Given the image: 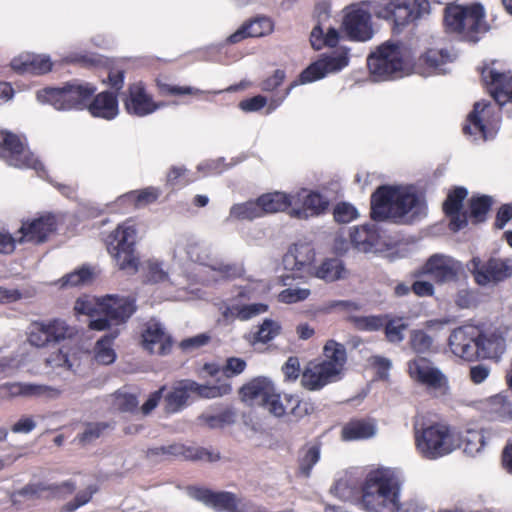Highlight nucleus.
<instances>
[{
  "label": "nucleus",
  "mask_w": 512,
  "mask_h": 512,
  "mask_svg": "<svg viewBox=\"0 0 512 512\" xmlns=\"http://www.w3.org/2000/svg\"><path fill=\"white\" fill-rule=\"evenodd\" d=\"M426 215V204L410 187L381 186L371 196V216L375 221L408 224Z\"/></svg>",
  "instance_id": "nucleus-1"
},
{
  "label": "nucleus",
  "mask_w": 512,
  "mask_h": 512,
  "mask_svg": "<svg viewBox=\"0 0 512 512\" xmlns=\"http://www.w3.org/2000/svg\"><path fill=\"white\" fill-rule=\"evenodd\" d=\"M401 481L391 470L371 471L362 486L361 507L366 512H399Z\"/></svg>",
  "instance_id": "nucleus-2"
},
{
  "label": "nucleus",
  "mask_w": 512,
  "mask_h": 512,
  "mask_svg": "<svg viewBox=\"0 0 512 512\" xmlns=\"http://www.w3.org/2000/svg\"><path fill=\"white\" fill-rule=\"evenodd\" d=\"M323 351L324 359L309 362L302 373L301 384L308 390H320L325 385L337 381L343 370L346 349L342 344L329 340Z\"/></svg>",
  "instance_id": "nucleus-3"
},
{
  "label": "nucleus",
  "mask_w": 512,
  "mask_h": 512,
  "mask_svg": "<svg viewBox=\"0 0 512 512\" xmlns=\"http://www.w3.org/2000/svg\"><path fill=\"white\" fill-rule=\"evenodd\" d=\"M136 242L137 228L132 219L118 224L104 239L108 253L120 270L132 272L138 270L139 258L136 255Z\"/></svg>",
  "instance_id": "nucleus-4"
},
{
  "label": "nucleus",
  "mask_w": 512,
  "mask_h": 512,
  "mask_svg": "<svg viewBox=\"0 0 512 512\" xmlns=\"http://www.w3.org/2000/svg\"><path fill=\"white\" fill-rule=\"evenodd\" d=\"M409 51L399 43L386 42L367 59L371 74L377 80L402 77L407 68Z\"/></svg>",
  "instance_id": "nucleus-5"
},
{
  "label": "nucleus",
  "mask_w": 512,
  "mask_h": 512,
  "mask_svg": "<svg viewBox=\"0 0 512 512\" xmlns=\"http://www.w3.org/2000/svg\"><path fill=\"white\" fill-rule=\"evenodd\" d=\"M96 87L90 83L67 82L62 87H46L37 92V99L57 110H82L87 106Z\"/></svg>",
  "instance_id": "nucleus-6"
},
{
  "label": "nucleus",
  "mask_w": 512,
  "mask_h": 512,
  "mask_svg": "<svg viewBox=\"0 0 512 512\" xmlns=\"http://www.w3.org/2000/svg\"><path fill=\"white\" fill-rule=\"evenodd\" d=\"M0 159L17 169H33L38 174L45 171L43 163L30 150L24 136L0 130Z\"/></svg>",
  "instance_id": "nucleus-7"
},
{
  "label": "nucleus",
  "mask_w": 512,
  "mask_h": 512,
  "mask_svg": "<svg viewBox=\"0 0 512 512\" xmlns=\"http://www.w3.org/2000/svg\"><path fill=\"white\" fill-rule=\"evenodd\" d=\"M98 311L104 317L93 319L89 323L92 330L103 331L112 324L121 325L136 311L135 299L129 297H120L118 295H106L97 301Z\"/></svg>",
  "instance_id": "nucleus-8"
},
{
  "label": "nucleus",
  "mask_w": 512,
  "mask_h": 512,
  "mask_svg": "<svg viewBox=\"0 0 512 512\" xmlns=\"http://www.w3.org/2000/svg\"><path fill=\"white\" fill-rule=\"evenodd\" d=\"M415 442L419 453L427 459H436L451 453L457 446L449 428L442 424L416 430Z\"/></svg>",
  "instance_id": "nucleus-9"
},
{
  "label": "nucleus",
  "mask_w": 512,
  "mask_h": 512,
  "mask_svg": "<svg viewBox=\"0 0 512 512\" xmlns=\"http://www.w3.org/2000/svg\"><path fill=\"white\" fill-rule=\"evenodd\" d=\"M76 490V483L72 480H66L61 483L47 484L44 482H30L20 489L10 493L9 499L11 505L16 509H21L23 505L30 500L65 498L73 494Z\"/></svg>",
  "instance_id": "nucleus-10"
},
{
  "label": "nucleus",
  "mask_w": 512,
  "mask_h": 512,
  "mask_svg": "<svg viewBox=\"0 0 512 512\" xmlns=\"http://www.w3.org/2000/svg\"><path fill=\"white\" fill-rule=\"evenodd\" d=\"M378 2L362 1L348 6L343 26L347 35L354 40L367 41L373 36L371 15H375Z\"/></svg>",
  "instance_id": "nucleus-11"
},
{
  "label": "nucleus",
  "mask_w": 512,
  "mask_h": 512,
  "mask_svg": "<svg viewBox=\"0 0 512 512\" xmlns=\"http://www.w3.org/2000/svg\"><path fill=\"white\" fill-rule=\"evenodd\" d=\"M408 373L413 381L424 386L436 396L446 395L449 390L447 376L429 359L416 357L408 362Z\"/></svg>",
  "instance_id": "nucleus-12"
},
{
  "label": "nucleus",
  "mask_w": 512,
  "mask_h": 512,
  "mask_svg": "<svg viewBox=\"0 0 512 512\" xmlns=\"http://www.w3.org/2000/svg\"><path fill=\"white\" fill-rule=\"evenodd\" d=\"M469 270L478 285H496L512 277V259L491 258L483 263L479 258H473L469 263Z\"/></svg>",
  "instance_id": "nucleus-13"
},
{
  "label": "nucleus",
  "mask_w": 512,
  "mask_h": 512,
  "mask_svg": "<svg viewBox=\"0 0 512 512\" xmlns=\"http://www.w3.org/2000/svg\"><path fill=\"white\" fill-rule=\"evenodd\" d=\"M69 329L67 323L61 319H53L48 322L35 321L30 326L28 341L32 346L45 347L70 336Z\"/></svg>",
  "instance_id": "nucleus-14"
},
{
  "label": "nucleus",
  "mask_w": 512,
  "mask_h": 512,
  "mask_svg": "<svg viewBox=\"0 0 512 512\" xmlns=\"http://www.w3.org/2000/svg\"><path fill=\"white\" fill-rule=\"evenodd\" d=\"M57 219L53 214H45L40 217L22 221L18 232V243L31 242L42 244L57 230Z\"/></svg>",
  "instance_id": "nucleus-15"
},
{
  "label": "nucleus",
  "mask_w": 512,
  "mask_h": 512,
  "mask_svg": "<svg viewBox=\"0 0 512 512\" xmlns=\"http://www.w3.org/2000/svg\"><path fill=\"white\" fill-rule=\"evenodd\" d=\"M481 330L474 325H464L452 331L449 336V347L452 353L467 361L476 359L477 340Z\"/></svg>",
  "instance_id": "nucleus-16"
},
{
  "label": "nucleus",
  "mask_w": 512,
  "mask_h": 512,
  "mask_svg": "<svg viewBox=\"0 0 512 512\" xmlns=\"http://www.w3.org/2000/svg\"><path fill=\"white\" fill-rule=\"evenodd\" d=\"M123 103L128 114L144 117L153 113L158 105L149 94L143 82H135L128 86Z\"/></svg>",
  "instance_id": "nucleus-17"
},
{
  "label": "nucleus",
  "mask_w": 512,
  "mask_h": 512,
  "mask_svg": "<svg viewBox=\"0 0 512 512\" xmlns=\"http://www.w3.org/2000/svg\"><path fill=\"white\" fill-rule=\"evenodd\" d=\"M194 500L216 511L245 512V505L230 492H213L204 487L194 486Z\"/></svg>",
  "instance_id": "nucleus-18"
},
{
  "label": "nucleus",
  "mask_w": 512,
  "mask_h": 512,
  "mask_svg": "<svg viewBox=\"0 0 512 512\" xmlns=\"http://www.w3.org/2000/svg\"><path fill=\"white\" fill-rule=\"evenodd\" d=\"M348 65L346 51H335L330 56L311 64L300 74V82L305 84L325 77L329 73L340 71Z\"/></svg>",
  "instance_id": "nucleus-19"
},
{
  "label": "nucleus",
  "mask_w": 512,
  "mask_h": 512,
  "mask_svg": "<svg viewBox=\"0 0 512 512\" xmlns=\"http://www.w3.org/2000/svg\"><path fill=\"white\" fill-rule=\"evenodd\" d=\"M350 241L362 253H375L386 245L378 225L374 222L354 227L350 233Z\"/></svg>",
  "instance_id": "nucleus-20"
},
{
  "label": "nucleus",
  "mask_w": 512,
  "mask_h": 512,
  "mask_svg": "<svg viewBox=\"0 0 512 512\" xmlns=\"http://www.w3.org/2000/svg\"><path fill=\"white\" fill-rule=\"evenodd\" d=\"M293 202L291 215L303 219L323 213L329 205V201L321 194L306 189L293 194Z\"/></svg>",
  "instance_id": "nucleus-21"
},
{
  "label": "nucleus",
  "mask_w": 512,
  "mask_h": 512,
  "mask_svg": "<svg viewBox=\"0 0 512 512\" xmlns=\"http://www.w3.org/2000/svg\"><path fill=\"white\" fill-rule=\"evenodd\" d=\"M461 270L459 261L444 254L432 255L425 264V272L439 283L457 280Z\"/></svg>",
  "instance_id": "nucleus-22"
},
{
  "label": "nucleus",
  "mask_w": 512,
  "mask_h": 512,
  "mask_svg": "<svg viewBox=\"0 0 512 512\" xmlns=\"http://www.w3.org/2000/svg\"><path fill=\"white\" fill-rule=\"evenodd\" d=\"M462 21V27L459 29L458 33L469 41H478L479 35L489 30V26L485 20L484 7L479 3L465 6V15Z\"/></svg>",
  "instance_id": "nucleus-23"
},
{
  "label": "nucleus",
  "mask_w": 512,
  "mask_h": 512,
  "mask_svg": "<svg viewBox=\"0 0 512 512\" xmlns=\"http://www.w3.org/2000/svg\"><path fill=\"white\" fill-rule=\"evenodd\" d=\"M375 16L393 21L398 29H402L405 25L415 21L413 8L407 0H392L384 5L378 3Z\"/></svg>",
  "instance_id": "nucleus-24"
},
{
  "label": "nucleus",
  "mask_w": 512,
  "mask_h": 512,
  "mask_svg": "<svg viewBox=\"0 0 512 512\" xmlns=\"http://www.w3.org/2000/svg\"><path fill=\"white\" fill-rule=\"evenodd\" d=\"M142 341L145 349L150 353L159 355L168 354L172 348V339L162 325L156 321H149L142 332Z\"/></svg>",
  "instance_id": "nucleus-25"
},
{
  "label": "nucleus",
  "mask_w": 512,
  "mask_h": 512,
  "mask_svg": "<svg viewBox=\"0 0 512 512\" xmlns=\"http://www.w3.org/2000/svg\"><path fill=\"white\" fill-rule=\"evenodd\" d=\"M467 195L468 191L464 187H457L448 194L443 204L445 213L450 217L449 227L454 232L467 226V213L461 212L462 203Z\"/></svg>",
  "instance_id": "nucleus-26"
},
{
  "label": "nucleus",
  "mask_w": 512,
  "mask_h": 512,
  "mask_svg": "<svg viewBox=\"0 0 512 512\" xmlns=\"http://www.w3.org/2000/svg\"><path fill=\"white\" fill-rule=\"evenodd\" d=\"M273 390L274 384L271 380L266 377H256L241 387L240 395L246 404L263 407Z\"/></svg>",
  "instance_id": "nucleus-27"
},
{
  "label": "nucleus",
  "mask_w": 512,
  "mask_h": 512,
  "mask_svg": "<svg viewBox=\"0 0 512 512\" xmlns=\"http://www.w3.org/2000/svg\"><path fill=\"white\" fill-rule=\"evenodd\" d=\"M482 78L487 84L494 86L491 95L500 106L512 100L511 73H499L487 68L482 71Z\"/></svg>",
  "instance_id": "nucleus-28"
},
{
  "label": "nucleus",
  "mask_w": 512,
  "mask_h": 512,
  "mask_svg": "<svg viewBox=\"0 0 512 512\" xmlns=\"http://www.w3.org/2000/svg\"><path fill=\"white\" fill-rule=\"evenodd\" d=\"M314 257V250L309 244H295L284 255L283 266L288 271L308 272Z\"/></svg>",
  "instance_id": "nucleus-29"
},
{
  "label": "nucleus",
  "mask_w": 512,
  "mask_h": 512,
  "mask_svg": "<svg viewBox=\"0 0 512 512\" xmlns=\"http://www.w3.org/2000/svg\"><path fill=\"white\" fill-rule=\"evenodd\" d=\"M11 67L21 74L43 75L52 70L53 63L49 56L28 54L14 58Z\"/></svg>",
  "instance_id": "nucleus-30"
},
{
  "label": "nucleus",
  "mask_w": 512,
  "mask_h": 512,
  "mask_svg": "<svg viewBox=\"0 0 512 512\" xmlns=\"http://www.w3.org/2000/svg\"><path fill=\"white\" fill-rule=\"evenodd\" d=\"M86 107L93 117L112 120L118 114L117 95L111 91H103L87 103Z\"/></svg>",
  "instance_id": "nucleus-31"
},
{
  "label": "nucleus",
  "mask_w": 512,
  "mask_h": 512,
  "mask_svg": "<svg viewBox=\"0 0 512 512\" xmlns=\"http://www.w3.org/2000/svg\"><path fill=\"white\" fill-rule=\"evenodd\" d=\"M272 30L271 21L265 17L257 18L243 24L236 32L231 34L227 41L231 44L240 42L247 37H261Z\"/></svg>",
  "instance_id": "nucleus-32"
},
{
  "label": "nucleus",
  "mask_w": 512,
  "mask_h": 512,
  "mask_svg": "<svg viewBox=\"0 0 512 512\" xmlns=\"http://www.w3.org/2000/svg\"><path fill=\"white\" fill-rule=\"evenodd\" d=\"M490 106L488 102H476L473 111L468 115L467 124L463 127L464 133L474 136L475 140H487L489 135L483 124V114Z\"/></svg>",
  "instance_id": "nucleus-33"
},
{
  "label": "nucleus",
  "mask_w": 512,
  "mask_h": 512,
  "mask_svg": "<svg viewBox=\"0 0 512 512\" xmlns=\"http://www.w3.org/2000/svg\"><path fill=\"white\" fill-rule=\"evenodd\" d=\"M5 394L11 397L23 396H40L44 394L48 395H58L60 391L58 389L46 386V385H38L31 383H6L1 388Z\"/></svg>",
  "instance_id": "nucleus-34"
},
{
  "label": "nucleus",
  "mask_w": 512,
  "mask_h": 512,
  "mask_svg": "<svg viewBox=\"0 0 512 512\" xmlns=\"http://www.w3.org/2000/svg\"><path fill=\"white\" fill-rule=\"evenodd\" d=\"M456 58V54L448 49H429L421 57V62L428 68L433 69L436 73H446L445 66L452 63Z\"/></svg>",
  "instance_id": "nucleus-35"
},
{
  "label": "nucleus",
  "mask_w": 512,
  "mask_h": 512,
  "mask_svg": "<svg viewBox=\"0 0 512 512\" xmlns=\"http://www.w3.org/2000/svg\"><path fill=\"white\" fill-rule=\"evenodd\" d=\"M257 200L262 214L280 212L289 206H294L293 195H287L278 191L264 194Z\"/></svg>",
  "instance_id": "nucleus-36"
},
{
  "label": "nucleus",
  "mask_w": 512,
  "mask_h": 512,
  "mask_svg": "<svg viewBox=\"0 0 512 512\" xmlns=\"http://www.w3.org/2000/svg\"><path fill=\"white\" fill-rule=\"evenodd\" d=\"M492 432L487 429L467 430L462 437L463 450L467 455L476 456L491 440Z\"/></svg>",
  "instance_id": "nucleus-37"
},
{
  "label": "nucleus",
  "mask_w": 512,
  "mask_h": 512,
  "mask_svg": "<svg viewBox=\"0 0 512 512\" xmlns=\"http://www.w3.org/2000/svg\"><path fill=\"white\" fill-rule=\"evenodd\" d=\"M119 330L115 329L102 336L95 345V359L98 363L109 365L116 359L113 349L114 340L118 337Z\"/></svg>",
  "instance_id": "nucleus-38"
},
{
  "label": "nucleus",
  "mask_w": 512,
  "mask_h": 512,
  "mask_svg": "<svg viewBox=\"0 0 512 512\" xmlns=\"http://www.w3.org/2000/svg\"><path fill=\"white\" fill-rule=\"evenodd\" d=\"M376 427L373 423L358 420L348 423L342 429V438L347 441L366 439L374 436Z\"/></svg>",
  "instance_id": "nucleus-39"
},
{
  "label": "nucleus",
  "mask_w": 512,
  "mask_h": 512,
  "mask_svg": "<svg viewBox=\"0 0 512 512\" xmlns=\"http://www.w3.org/2000/svg\"><path fill=\"white\" fill-rule=\"evenodd\" d=\"M439 4H446L444 13V23L446 28L451 32H459L461 23L465 15V6L455 5L454 0H435Z\"/></svg>",
  "instance_id": "nucleus-40"
},
{
  "label": "nucleus",
  "mask_w": 512,
  "mask_h": 512,
  "mask_svg": "<svg viewBox=\"0 0 512 512\" xmlns=\"http://www.w3.org/2000/svg\"><path fill=\"white\" fill-rule=\"evenodd\" d=\"M477 348L476 359L494 358L504 349V340L496 335L487 337L481 333L477 340Z\"/></svg>",
  "instance_id": "nucleus-41"
},
{
  "label": "nucleus",
  "mask_w": 512,
  "mask_h": 512,
  "mask_svg": "<svg viewBox=\"0 0 512 512\" xmlns=\"http://www.w3.org/2000/svg\"><path fill=\"white\" fill-rule=\"evenodd\" d=\"M268 306L263 303H252L248 305H232L225 309V317H235L241 321L250 320L260 314L265 313Z\"/></svg>",
  "instance_id": "nucleus-42"
},
{
  "label": "nucleus",
  "mask_w": 512,
  "mask_h": 512,
  "mask_svg": "<svg viewBox=\"0 0 512 512\" xmlns=\"http://www.w3.org/2000/svg\"><path fill=\"white\" fill-rule=\"evenodd\" d=\"M190 391H192V383L187 382L174 387L165 395L166 410L168 412L178 411L190 397Z\"/></svg>",
  "instance_id": "nucleus-43"
},
{
  "label": "nucleus",
  "mask_w": 512,
  "mask_h": 512,
  "mask_svg": "<svg viewBox=\"0 0 512 512\" xmlns=\"http://www.w3.org/2000/svg\"><path fill=\"white\" fill-rule=\"evenodd\" d=\"M339 40V33L335 28L329 27L326 31L316 25L310 34V42L314 49L320 50L324 46L335 47Z\"/></svg>",
  "instance_id": "nucleus-44"
},
{
  "label": "nucleus",
  "mask_w": 512,
  "mask_h": 512,
  "mask_svg": "<svg viewBox=\"0 0 512 512\" xmlns=\"http://www.w3.org/2000/svg\"><path fill=\"white\" fill-rule=\"evenodd\" d=\"M345 273L342 261L337 258L325 260L316 270L318 278L327 282H333L343 277Z\"/></svg>",
  "instance_id": "nucleus-45"
},
{
  "label": "nucleus",
  "mask_w": 512,
  "mask_h": 512,
  "mask_svg": "<svg viewBox=\"0 0 512 512\" xmlns=\"http://www.w3.org/2000/svg\"><path fill=\"white\" fill-rule=\"evenodd\" d=\"M487 410L500 418L512 419V403L504 394L491 396L486 400Z\"/></svg>",
  "instance_id": "nucleus-46"
},
{
  "label": "nucleus",
  "mask_w": 512,
  "mask_h": 512,
  "mask_svg": "<svg viewBox=\"0 0 512 512\" xmlns=\"http://www.w3.org/2000/svg\"><path fill=\"white\" fill-rule=\"evenodd\" d=\"M320 459V447L317 444H308L302 451L299 459V470L305 476L309 477L313 466Z\"/></svg>",
  "instance_id": "nucleus-47"
},
{
  "label": "nucleus",
  "mask_w": 512,
  "mask_h": 512,
  "mask_svg": "<svg viewBox=\"0 0 512 512\" xmlns=\"http://www.w3.org/2000/svg\"><path fill=\"white\" fill-rule=\"evenodd\" d=\"M261 216L258 200L235 204L230 209V218L238 220H253Z\"/></svg>",
  "instance_id": "nucleus-48"
},
{
  "label": "nucleus",
  "mask_w": 512,
  "mask_h": 512,
  "mask_svg": "<svg viewBox=\"0 0 512 512\" xmlns=\"http://www.w3.org/2000/svg\"><path fill=\"white\" fill-rule=\"evenodd\" d=\"M285 415H291L296 419L302 418L309 414L312 409L310 403L302 401L296 395L284 394Z\"/></svg>",
  "instance_id": "nucleus-49"
},
{
  "label": "nucleus",
  "mask_w": 512,
  "mask_h": 512,
  "mask_svg": "<svg viewBox=\"0 0 512 512\" xmlns=\"http://www.w3.org/2000/svg\"><path fill=\"white\" fill-rule=\"evenodd\" d=\"M433 338L423 330H413L410 333L409 344L417 354L430 353L433 350Z\"/></svg>",
  "instance_id": "nucleus-50"
},
{
  "label": "nucleus",
  "mask_w": 512,
  "mask_h": 512,
  "mask_svg": "<svg viewBox=\"0 0 512 512\" xmlns=\"http://www.w3.org/2000/svg\"><path fill=\"white\" fill-rule=\"evenodd\" d=\"M161 191L156 187H146L129 193V199L134 203L135 207L140 208L152 204L158 200Z\"/></svg>",
  "instance_id": "nucleus-51"
},
{
  "label": "nucleus",
  "mask_w": 512,
  "mask_h": 512,
  "mask_svg": "<svg viewBox=\"0 0 512 512\" xmlns=\"http://www.w3.org/2000/svg\"><path fill=\"white\" fill-rule=\"evenodd\" d=\"M98 491V488L96 485H89L85 490L79 491L75 497L65 503L60 511L61 512H74L78 508L84 506L85 504L89 503L93 497V495Z\"/></svg>",
  "instance_id": "nucleus-52"
},
{
  "label": "nucleus",
  "mask_w": 512,
  "mask_h": 512,
  "mask_svg": "<svg viewBox=\"0 0 512 512\" xmlns=\"http://www.w3.org/2000/svg\"><path fill=\"white\" fill-rule=\"evenodd\" d=\"M200 265L208 266L212 270L218 272L223 278H234L242 274V268L234 264H224L216 260L209 259L205 260L198 257Z\"/></svg>",
  "instance_id": "nucleus-53"
},
{
  "label": "nucleus",
  "mask_w": 512,
  "mask_h": 512,
  "mask_svg": "<svg viewBox=\"0 0 512 512\" xmlns=\"http://www.w3.org/2000/svg\"><path fill=\"white\" fill-rule=\"evenodd\" d=\"M92 279L90 268L83 266L75 271L68 273L61 279L62 287H77L88 283Z\"/></svg>",
  "instance_id": "nucleus-54"
},
{
  "label": "nucleus",
  "mask_w": 512,
  "mask_h": 512,
  "mask_svg": "<svg viewBox=\"0 0 512 512\" xmlns=\"http://www.w3.org/2000/svg\"><path fill=\"white\" fill-rule=\"evenodd\" d=\"M231 385L228 383H223L219 385H196L194 383V394L202 398H217L224 395H228L231 392Z\"/></svg>",
  "instance_id": "nucleus-55"
},
{
  "label": "nucleus",
  "mask_w": 512,
  "mask_h": 512,
  "mask_svg": "<svg viewBox=\"0 0 512 512\" xmlns=\"http://www.w3.org/2000/svg\"><path fill=\"white\" fill-rule=\"evenodd\" d=\"M491 206V198L481 196L470 200V216L475 223L483 222Z\"/></svg>",
  "instance_id": "nucleus-56"
},
{
  "label": "nucleus",
  "mask_w": 512,
  "mask_h": 512,
  "mask_svg": "<svg viewBox=\"0 0 512 512\" xmlns=\"http://www.w3.org/2000/svg\"><path fill=\"white\" fill-rule=\"evenodd\" d=\"M280 325L271 320L265 319L254 335V342L267 343L280 333Z\"/></svg>",
  "instance_id": "nucleus-57"
},
{
  "label": "nucleus",
  "mask_w": 512,
  "mask_h": 512,
  "mask_svg": "<svg viewBox=\"0 0 512 512\" xmlns=\"http://www.w3.org/2000/svg\"><path fill=\"white\" fill-rule=\"evenodd\" d=\"M385 335L389 342L400 343L404 339L403 332L408 325L402 319H393L388 322L384 320Z\"/></svg>",
  "instance_id": "nucleus-58"
},
{
  "label": "nucleus",
  "mask_w": 512,
  "mask_h": 512,
  "mask_svg": "<svg viewBox=\"0 0 512 512\" xmlns=\"http://www.w3.org/2000/svg\"><path fill=\"white\" fill-rule=\"evenodd\" d=\"M156 84L159 90V93L164 96H178L191 94L192 88L189 86H178L168 82L166 76H159L156 79Z\"/></svg>",
  "instance_id": "nucleus-59"
},
{
  "label": "nucleus",
  "mask_w": 512,
  "mask_h": 512,
  "mask_svg": "<svg viewBox=\"0 0 512 512\" xmlns=\"http://www.w3.org/2000/svg\"><path fill=\"white\" fill-rule=\"evenodd\" d=\"M353 325L363 331H377L384 326V317L382 316H354L351 317Z\"/></svg>",
  "instance_id": "nucleus-60"
},
{
  "label": "nucleus",
  "mask_w": 512,
  "mask_h": 512,
  "mask_svg": "<svg viewBox=\"0 0 512 512\" xmlns=\"http://www.w3.org/2000/svg\"><path fill=\"white\" fill-rule=\"evenodd\" d=\"M113 407L120 412H134L138 407L137 397L130 393H115Z\"/></svg>",
  "instance_id": "nucleus-61"
},
{
  "label": "nucleus",
  "mask_w": 512,
  "mask_h": 512,
  "mask_svg": "<svg viewBox=\"0 0 512 512\" xmlns=\"http://www.w3.org/2000/svg\"><path fill=\"white\" fill-rule=\"evenodd\" d=\"M167 184L179 189L188 184V170L183 166H172L167 174Z\"/></svg>",
  "instance_id": "nucleus-62"
},
{
  "label": "nucleus",
  "mask_w": 512,
  "mask_h": 512,
  "mask_svg": "<svg viewBox=\"0 0 512 512\" xmlns=\"http://www.w3.org/2000/svg\"><path fill=\"white\" fill-rule=\"evenodd\" d=\"M124 80L125 70L118 67H112L108 71L107 80H104L103 82L107 83L112 90L111 92L118 96L119 91L124 86Z\"/></svg>",
  "instance_id": "nucleus-63"
},
{
  "label": "nucleus",
  "mask_w": 512,
  "mask_h": 512,
  "mask_svg": "<svg viewBox=\"0 0 512 512\" xmlns=\"http://www.w3.org/2000/svg\"><path fill=\"white\" fill-rule=\"evenodd\" d=\"M358 217V211L348 203H340L334 209V219L339 223H349Z\"/></svg>",
  "instance_id": "nucleus-64"
}]
</instances>
